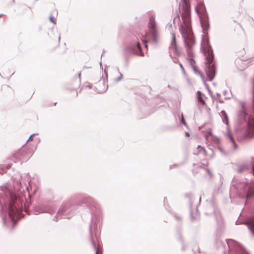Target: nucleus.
<instances>
[{"mask_svg": "<svg viewBox=\"0 0 254 254\" xmlns=\"http://www.w3.org/2000/svg\"><path fill=\"white\" fill-rule=\"evenodd\" d=\"M181 17L183 23L180 31L183 39L194 38L191 29L190 7L189 2H183Z\"/></svg>", "mask_w": 254, "mask_h": 254, "instance_id": "1", "label": "nucleus"}, {"mask_svg": "<svg viewBox=\"0 0 254 254\" xmlns=\"http://www.w3.org/2000/svg\"><path fill=\"white\" fill-rule=\"evenodd\" d=\"M185 47L187 54V60L190 65L195 72H198L201 78L204 80L203 74L197 70V67L195 65V62L193 60L194 57V45L195 44L194 38L184 39Z\"/></svg>", "mask_w": 254, "mask_h": 254, "instance_id": "2", "label": "nucleus"}, {"mask_svg": "<svg viewBox=\"0 0 254 254\" xmlns=\"http://www.w3.org/2000/svg\"><path fill=\"white\" fill-rule=\"evenodd\" d=\"M148 32L146 33L144 36L141 38V40L143 43L145 48H147V40L152 39L155 41L157 33L156 23L154 16H150L148 24Z\"/></svg>", "mask_w": 254, "mask_h": 254, "instance_id": "3", "label": "nucleus"}, {"mask_svg": "<svg viewBox=\"0 0 254 254\" xmlns=\"http://www.w3.org/2000/svg\"><path fill=\"white\" fill-rule=\"evenodd\" d=\"M201 50L205 57L206 61L209 63L213 62L214 59L213 50L209 44L208 38L206 36L202 38Z\"/></svg>", "mask_w": 254, "mask_h": 254, "instance_id": "4", "label": "nucleus"}, {"mask_svg": "<svg viewBox=\"0 0 254 254\" xmlns=\"http://www.w3.org/2000/svg\"><path fill=\"white\" fill-rule=\"evenodd\" d=\"M207 69L206 70V74L209 81H212L215 76V71L214 64L212 62L206 61Z\"/></svg>", "mask_w": 254, "mask_h": 254, "instance_id": "5", "label": "nucleus"}, {"mask_svg": "<svg viewBox=\"0 0 254 254\" xmlns=\"http://www.w3.org/2000/svg\"><path fill=\"white\" fill-rule=\"evenodd\" d=\"M244 190L246 192V199L249 200L254 196V187L249 184L245 185Z\"/></svg>", "mask_w": 254, "mask_h": 254, "instance_id": "6", "label": "nucleus"}, {"mask_svg": "<svg viewBox=\"0 0 254 254\" xmlns=\"http://www.w3.org/2000/svg\"><path fill=\"white\" fill-rule=\"evenodd\" d=\"M195 10L199 15V18L207 16L205 6L202 3H199L196 8Z\"/></svg>", "mask_w": 254, "mask_h": 254, "instance_id": "7", "label": "nucleus"}, {"mask_svg": "<svg viewBox=\"0 0 254 254\" xmlns=\"http://www.w3.org/2000/svg\"><path fill=\"white\" fill-rule=\"evenodd\" d=\"M248 126V132L247 133L246 136L250 138L253 137L254 135V120L250 118Z\"/></svg>", "mask_w": 254, "mask_h": 254, "instance_id": "8", "label": "nucleus"}, {"mask_svg": "<svg viewBox=\"0 0 254 254\" xmlns=\"http://www.w3.org/2000/svg\"><path fill=\"white\" fill-rule=\"evenodd\" d=\"M199 18L200 20L201 26L204 31V33H205L209 27L208 15Z\"/></svg>", "mask_w": 254, "mask_h": 254, "instance_id": "9", "label": "nucleus"}, {"mask_svg": "<svg viewBox=\"0 0 254 254\" xmlns=\"http://www.w3.org/2000/svg\"><path fill=\"white\" fill-rule=\"evenodd\" d=\"M247 225L253 234L254 235V217L251 218L247 221Z\"/></svg>", "mask_w": 254, "mask_h": 254, "instance_id": "10", "label": "nucleus"}, {"mask_svg": "<svg viewBox=\"0 0 254 254\" xmlns=\"http://www.w3.org/2000/svg\"><path fill=\"white\" fill-rule=\"evenodd\" d=\"M196 94H197V100H198V102L201 103L202 105H205V102L204 101V100L203 99V98L202 97V94H201V92L200 91H198L197 92Z\"/></svg>", "mask_w": 254, "mask_h": 254, "instance_id": "11", "label": "nucleus"}, {"mask_svg": "<svg viewBox=\"0 0 254 254\" xmlns=\"http://www.w3.org/2000/svg\"><path fill=\"white\" fill-rule=\"evenodd\" d=\"M137 50L135 51V54L137 55L143 56V53L142 52L140 44L139 42L137 43Z\"/></svg>", "mask_w": 254, "mask_h": 254, "instance_id": "12", "label": "nucleus"}, {"mask_svg": "<svg viewBox=\"0 0 254 254\" xmlns=\"http://www.w3.org/2000/svg\"><path fill=\"white\" fill-rule=\"evenodd\" d=\"M197 154H202L204 156L206 155V152L204 148L202 146L198 145L197 148Z\"/></svg>", "mask_w": 254, "mask_h": 254, "instance_id": "13", "label": "nucleus"}, {"mask_svg": "<svg viewBox=\"0 0 254 254\" xmlns=\"http://www.w3.org/2000/svg\"><path fill=\"white\" fill-rule=\"evenodd\" d=\"M228 137L229 139L230 140V141L232 143V144L234 145V148L235 149H236L237 148L236 144H235L234 140L233 138L232 137V135L230 133H229L228 134Z\"/></svg>", "mask_w": 254, "mask_h": 254, "instance_id": "14", "label": "nucleus"}, {"mask_svg": "<svg viewBox=\"0 0 254 254\" xmlns=\"http://www.w3.org/2000/svg\"><path fill=\"white\" fill-rule=\"evenodd\" d=\"M94 247L95 250L96 251L95 254H102V251L101 248H99L98 247H97L95 244H94Z\"/></svg>", "mask_w": 254, "mask_h": 254, "instance_id": "15", "label": "nucleus"}, {"mask_svg": "<svg viewBox=\"0 0 254 254\" xmlns=\"http://www.w3.org/2000/svg\"><path fill=\"white\" fill-rule=\"evenodd\" d=\"M173 44L174 45V48L176 51L177 50V43H176V39L175 37V34H173Z\"/></svg>", "mask_w": 254, "mask_h": 254, "instance_id": "16", "label": "nucleus"}, {"mask_svg": "<svg viewBox=\"0 0 254 254\" xmlns=\"http://www.w3.org/2000/svg\"><path fill=\"white\" fill-rule=\"evenodd\" d=\"M70 92H73V96L75 97H77L78 96V92L76 90H71L70 88H68L67 89Z\"/></svg>", "mask_w": 254, "mask_h": 254, "instance_id": "17", "label": "nucleus"}, {"mask_svg": "<svg viewBox=\"0 0 254 254\" xmlns=\"http://www.w3.org/2000/svg\"><path fill=\"white\" fill-rule=\"evenodd\" d=\"M50 20L52 23H56V19L53 16H51L50 17Z\"/></svg>", "mask_w": 254, "mask_h": 254, "instance_id": "18", "label": "nucleus"}, {"mask_svg": "<svg viewBox=\"0 0 254 254\" xmlns=\"http://www.w3.org/2000/svg\"><path fill=\"white\" fill-rule=\"evenodd\" d=\"M221 113H222V115L224 116V117L227 120H228L227 116V115H226V113H225V112L222 111Z\"/></svg>", "mask_w": 254, "mask_h": 254, "instance_id": "19", "label": "nucleus"}, {"mask_svg": "<svg viewBox=\"0 0 254 254\" xmlns=\"http://www.w3.org/2000/svg\"><path fill=\"white\" fill-rule=\"evenodd\" d=\"M253 106L254 108V85H253Z\"/></svg>", "mask_w": 254, "mask_h": 254, "instance_id": "20", "label": "nucleus"}, {"mask_svg": "<svg viewBox=\"0 0 254 254\" xmlns=\"http://www.w3.org/2000/svg\"><path fill=\"white\" fill-rule=\"evenodd\" d=\"M34 134H32L28 138V139L27 140V141H32L33 140V137H34Z\"/></svg>", "mask_w": 254, "mask_h": 254, "instance_id": "21", "label": "nucleus"}, {"mask_svg": "<svg viewBox=\"0 0 254 254\" xmlns=\"http://www.w3.org/2000/svg\"><path fill=\"white\" fill-rule=\"evenodd\" d=\"M181 123L185 125H186L185 121L183 117L182 118Z\"/></svg>", "mask_w": 254, "mask_h": 254, "instance_id": "22", "label": "nucleus"}, {"mask_svg": "<svg viewBox=\"0 0 254 254\" xmlns=\"http://www.w3.org/2000/svg\"><path fill=\"white\" fill-rule=\"evenodd\" d=\"M185 135L187 137H189L190 136V133L188 132H186L185 133Z\"/></svg>", "mask_w": 254, "mask_h": 254, "instance_id": "23", "label": "nucleus"}, {"mask_svg": "<svg viewBox=\"0 0 254 254\" xmlns=\"http://www.w3.org/2000/svg\"><path fill=\"white\" fill-rule=\"evenodd\" d=\"M185 1H186L187 2H189V0H183V2H185Z\"/></svg>", "mask_w": 254, "mask_h": 254, "instance_id": "24", "label": "nucleus"}, {"mask_svg": "<svg viewBox=\"0 0 254 254\" xmlns=\"http://www.w3.org/2000/svg\"><path fill=\"white\" fill-rule=\"evenodd\" d=\"M253 174L254 175V167H253Z\"/></svg>", "mask_w": 254, "mask_h": 254, "instance_id": "25", "label": "nucleus"}, {"mask_svg": "<svg viewBox=\"0 0 254 254\" xmlns=\"http://www.w3.org/2000/svg\"><path fill=\"white\" fill-rule=\"evenodd\" d=\"M177 18H178V20H180V17H179V16H177Z\"/></svg>", "mask_w": 254, "mask_h": 254, "instance_id": "26", "label": "nucleus"}, {"mask_svg": "<svg viewBox=\"0 0 254 254\" xmlns=\"http://www.w3.org/2000/svg\"><path fill=\"white\" fill-rule=\"evenodd\" d=\"M177 18H175L174 19V22L176 20Z\"/></svg>", "mask_w": 254, "mask_h": 254, "instance_id": "27", "label": "nucleus"}]
</instances>
